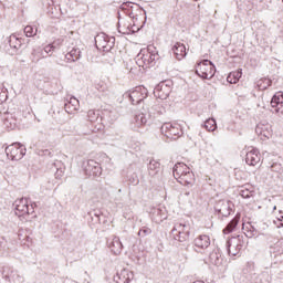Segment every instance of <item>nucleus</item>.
Segmentation results:
<instances>
[{
	"label": "nucleus",
	"mask_w": 283,
	"mask_h": 283,
	"mask_svg": "<svg viewBox=\"0 0 283 283\" xmlns=\"http://www.w3.org/2000/svg\"><path fill=\"white\" fill-rule=\"evenodd\" d=\"M161 135L167 140H178L180 136H182V126L180 124L174 123H165L160 128Z\"/></svg>",
	"instance_id": "nucleus-1"
},
{
	"label": "nucleus",
	"mask_w": 283,
	"mask_h": 283,
	"mask_svg": "<svg viewBox=\"0 0 283 283\" xmlns=\"http://www.w3.org/2000/svg\"><path fill=\"white\" fill-rule=\"evenodd\" d=\"M196 74L199 75L200 78H213L216 74V66L211 61L202 60L196 65Z\"/></svg>",
	"instance_id": "nucleus-2"
},
{
	"label": "nucleus",
	"mask_w": 283,
	"mask_h": 283,
	"mask_svg": "<svg viewBox=\"0 0 283 283\" xmlns=\"http://www.w3.org/2000/svg\"><path fill=\"white\" fill-rule=\"evenodd\" d=\"M6 154L10 160H21L25 156V146L13 143L6 148Z\"/></svg>",
	"instance_id": "nucleus-3"
},
{
	"label": "nucleus",
	"mask_w": 283,
	"mask_h": 283,
	"mask_svg": "<svg viewBox=\"0 0 283 283\" xmlns=\"http://www.w3.org/2000/svg\"><path fill=\"white\" fill-rule=\"evenodd\" d=\"M31 213H34V206H30L28 199L21 198L15 200V216L21 218L23 216H30Z\"/></svg>",
	"instance_id": "nucleus-4"
},
{
	"label": "nucleus",
	"mask_w": 283,
	"mask_h": 283,
	"mask_svg": "<svg viewBox=\"0 0 283 283\" xmlns=\"http://www.w3.org/2000/svg\"><path fill=\"white\" fill-rule=\"evenodd\" d=\"M143 28V22H138V18L133 20V25L132 22L128 20H122L118 22V31L120 34H129L130 32H136V30H140Z\"/></svg>",
	"instance_id": "nucleus-5"
},
{
	"label": "nucleus",
	"mask_w": 283,
	"mask_h": 283,
	"mask_svg": "<svg viewBox=\"0 0 283 283\" xmlns=\"http://www.w3.org/2000/svg\"><path fill=\"white\" fill-rule=\"evenodd\" d=\"M255 133L261 140H269L273 136V126L266 122H261L256 125Z\"/></svg>",
	"instance_id": "nucleus-6"
},
{
	"label": "nucleus",
	"mask_w": 283,
	"mask_h": 283,
	"mask_svg": "<svg viewBox=\"0 0 283 283\" xmlns=\"http://www.w3.org/2000/svg\"><path fill=\"white\" fill-rule=\"evenodd\" d=\"M169 94H171V84H167V82L159 83L154 91V96L160 101L169 98Z\"/></svg>",
	"instance_id": "nucleus-7"
},
{
	"label": "nucleus",
	"mask_w": 283,
	"mask_h": 283,
	"mask_svg": "<svg viewBox=\"0 0 283 283\" xmlns=\"http://www.w3.org/2000/svg\"><path fill=\"white\" fill-rule=\"evenodd\" d=\"M130 103L133 105H138L147 98V88L143 86H137L134 91L130 92L129 94Z\"/></svg>",
	"instance_id": "nucleus-8"
},
{
	"label": "nucleus",
	"mask_w": 283,
	"mask_h": 283,
	"mask_svg": "<svg viewBox=\"0 0 283 283\" xmlns=\"http://www.w3.org/2000/svg\"><path fill=\"white\" fill-rule=\"evenodd\" d=\"M175 231H178V234H176V240H178V242H187V240H189V226L177 223Z\"/></svg>",
	"instance_id": "nucleus-9"
},
{
	"label": "nucleus",
	"mask_w": 283,
	"mask_h": 283,
	"mask_svg": "<svg viewBox=\"0 0 283 283\" xmlns=\"http://www.w3.org/2000/svg\"><path fill=\"white\" fill-rule=\"evenodd\" d=\"M190 172L191 168L185 163H177L174 167V178H176V180H180V178L185 177L186 174Z\"/></svg>",
	"instance_id": "nucleus-10"
},
{
	"label": "nucleus",
	"mask_w": 283,
	"mask_h": 283,
	"mask_svg": "<svg viewBox=\"0 0 283 283\" xmlns=\"http://www.w3.org/2000/svg\"><path fill=\"white\" fill-rule=\"evenodd\" d=\"M134 280V272L123 269L114 276L116 283H129Z\"/></svg>",
	"instance_id": "nucleus-11"
},
{
	"label": "nucleus",
	"mask_w": 283,
	"mask_h": 283,
	"mask_svg": "<svg viewBox=\"0 0 283 283\" xmlns=\"http://www.w3.org/2000/svg\"><path fill=\"white\" fill-rule=\"evenodd\" d=\"M271 107L276 114H283V93L277 92L271 99Z\"/></svg>",
	"instance_id": "nucleus-12"
},
{
	"label": "nucleus",
	"mask_w": 283,
	"mask_h": 283,
	"mask_svg": "<svg viewBox=\"0 0 283 283\" xmlns=\"http://www.w3.org/2000/svg\"><path fill=\"white\" fill-rule=\"evenodd\" d=\"M245 163H247V165H250L251 167H255V165H259L260 164V151H258V149H252L249 153H247Z\"/></svg>",
	"instance_id": "nucleus-13"
},
{
	"label": "nucleus",
	"mask_w": 283,
	"mask_h": 283,
	"mask_svg": "<svg viewBox=\"0 0 283 283\" xmlns=\"http://www.w3.org/2000/svg\"><path fill=\"white\" fill-rule=\"evenodd\" d=\"M177 182L184 185V187H193V185H196V175L191 170L190 172L184 175V177L177 179Z\"/></svg>",
	"instance_id": "nucleus-14"
},
{
	"label": "nucleus",
	"mask_w": 283,
	"mask_h": 283,
	"mask_svg": "<svg viewBox=\"0 0 283 283\" xmlns=\"http://www.w3.org/2000/svg\"><path fill=\"white\" fill-rule=\"evenodd\" d=\"M172 52L177 59V61H182L184 57L187 56V46H185L182 43L177 42L172 46Z\"/></svg>",
	"instance_id": "nucleus-15"
},
{
	"label": "nucleus",
	"mask_w": 283,
	"mask_h": 283,
	"mask_svg": "<svg viewBox=\"0 0 283 283\" xmlns=\"http://www.w3.org/2000/svg\"><path fill=\"white\" fill-rule=\"evenodd\" d=\"M239 196L241 198H255V188L251 185H244L239 188Z\"/></svg>",
	"instance_id": "nucleus-16"
},
{
	"label": "nucleus",
	"mask_w": 283,
	"mask_h": 283,
	"mask_svg": "<svg viewBox=\"0 0 283 283\" xmlns=\"http://www.w3.org/2000/svg\"><path fill=\"white\" fill-rule=\"evenodd\" d=\"M211 244V239H209V235L202 234L195 239V247L197 249H208V247Z\"/></svg>",
	"instance_id": "nucleus-17"
},
{
	"label": "nucleus",
	"mask_w": 283,
	"mask_h": 283,
	"mask_svg": "<svg viewBox=\"0 0 283 283\" xmlns=\"http://www.w3.org/2000/svg\"><path fill=\"white\" fill-rule=\"evenodd\" d=\"M109 249L115 255H120L123 251V243L120 242V239L114 238L113 241L109 243Z\"/></svg>",
	"instance_id": "nucleus-18"
},
{
	"label": "nucleus",
	"mask_w": 283,
	"mask_h": 283,
	"mask_svg": "<svg viewBox=\"0 0 283 283\" xmlns=\"http://www.w3.org/2000/svg\"><path fill=\"white\" fill-rule=\"evenodd\" d=\"M64 108L67 114H74V112L78 109V101L76 99V97H71L69 103L64 105Z\"/></svg>",
	"instance_id": "nucleus-19"
},
{
	"label": "nucleus",
	"mask_w": 283,
	"mask_h": 283,
	"mask_svg": "<svg viewBox=\"0 0 283 283\" xmlns=\"http://www.w3.org/2000/svg\"><path fill=\"white\" fill-rule=\"evenodd\" d=\"M240 222V213H237L235 217L231 220V222L223 229V233L227 235L232 233L234 229L238 227Z\"/></svg>",
	"instance_id": "nucleus-20"
},
{
	"label": "nucleus",
	"mask_w": 283,
	"mask_h": 283,
	"mask_svg": "<svg viewBox=\"0 0 283 283\" xmlns=\"http://www.w3.org/2000/svg\"><path fill=\"white\" fill-rule=\"evenodd\" d=\"M65 59L69 63L78 61L81 59V50L73 48L69 53H66Z\"/></svg>",
	"instance_id": "nucleus-21"
},
{
	"label": "nucleus",
	"mask_w": 283,
	"mask_h": 283,
	"mask_svg": "<svg viewBox=\"0 0 283 283\" xmlns=\"http://www.w3.org/2000/svg\"><path fill=\"white\" fill-rule=\"evenodd\" d=\"M240 78H242V70L231 72L228 75L227 81L231 85H235V83H238L240 81Z\"/></svg>",
	"instance_id": "nucleus-22"
},
{
	"label": "nucleus",
	"mask_w": 283,
	"mask_h": 283,
	"mask_svg": "<svg viewBox=\"0 0 283 283\" xmlns=\"http://www.w3.org/2000/svg\"><path fill=\"white\" fill-rule=\"evenodd\" d=\"M271 85H273V81H271V78H268V77L260 78L256 82L258 88L261 90L262 92H264V90H269Z\"/></svg>",
	"instance_id": "nucleus-23"
},
{
	"label": "nucleus",
	"mask_w": 283,
	"mask_h": 283,
	"mask_svg": "<svg viewBox=\"0 0 283 283\" xmlns=\"http://www.w3.org/2000/svg\"><path fill=\"white\" fill-rule=\"evenodd\" d=\"M242 230H243V233L247 235V238H253V235H255V233H258L255 231V228H253V226H251V223H243Z\"/></svg>",
	"instance_id": "nucleus-24"
},
{
	"label": "nucleus",
	"mask_w": 283,
	"mask_h": 283,
	"mask_svg": "<svg viewBox=\"0 0 283 283\" xmlns=\"http://www.w3.org/2000/svg\"><path fill=\"white\" fill-rule=\"evenodd\" d=\"M95 43L101 50H109V48H112L109 46V42L105 40V36H97Z\"/></svg>",
	"instance_id": "nucleus-25"
},
{
	"label": "nucleus",
	"mask_w": 283,
	"mask_h": 283,
	"mask_svg": "<svg viewBox=\"0 0 283 283\" xmlns=\"http://www.w3.org/2000/svg\"><path fill=\"white\" fill-rule=\"evenodd\" d=\"M42 59H45V56H43V51H41V49H34L31 53L32 63H39Z\"/></svg>",
	"instance_id": "nucleus-26"
},
{
	"label": "nucleus",
	"mask_w": 283,
	"mask_h": 283,
	"mask_svg": "<svg viewBox=\"0 0 283 283\" xmlns=\"http://www.w3.org/2000/svg\"><path fill=\"white\" fill-rule=\"evenodd\" d=\"M135 125L136 127H145V125H147V116H145L143 113L136 115Z\"/></svg>",
	"instance_id": "nucleus-27"
},
{
	"label": "nucleus",
	"mask_w": 283,
	"mask_h": 283,
	"mask_svg": "<svg viewBox=\"0 0 283 283\" xmlns=\"http://www.w3.org/2000/svg\"><path fill=\"white\" fill-rule=\"evenodd\" d=\"M205 128L208 132H216L218 129V124H216V119L209 118L205 122Z\"/></svg>",
	"instance_id": "nucleus-28"
},
{
	"label": "nucleus",
	"mask_w": 283,
	"mask_h": 283,
	"mask_svg": "<svg viewBox=\"0 0 283 283\" xmlns=\"http://www.w3.org/2000/svg\"><path fill=\"white\" fill-rule=\"evenodd\" d=\"M233 249H235V245L230 244L229 245V254L230 255H235L237 253H240V251H242V242H237V249L235 251H233Z\"/></svg>",
	"instance_id": "nucleus-29"
},
{
	"label": "nucleus",
	"mask_w": 283,
	"mask_h": 283,
	"mask_svg": "<svg viewBox=\"0 0 283 283\" xmlns=\"http://www.w3.org/2000/svg\"><path fill=\"white\" fill-rule=\"evenodd\" d=\"M36 32H38V30L34 29V27H32V25H27L24 28L25 36H36Z\"/></svg>",
	"instance_id": "nucleus-30"
},
{
	"label": "nucleus",
	"mask_w": 283,
	"mask_h": 283,
	"mask_svg": "<svg viewBox=\"0 0 283 283\" xmlns=\"http://www.w3.org/2000/svg\"><path fill=\"white\" fill-rule=\"evenodd\" d=\"M54 50H56V46H54V44H48L44 46V52L46 54H49L50 56H52V54H54Z\"/></svg>",
	"instance_id": "nucleus-31"
},
{
	"label": "nucleus",
	"mask_w": 283,
	"mask_h": 283,
	"mask_svg": "<svg viewBox=\"0 0 283 283\" xmlns=\"http://www.w3.org/2000/svg\"><path fill=\"white\" fill-rule=\"evenodd\" d=\"M97 90H98V92H107L109 88L107 87V84L102 82V83L97 84Z\"/></svg>",
	"instance_id": "nucleus-32"
},
{
	"label": "nucleus",
	"mask_w": 283,
	"mask_h": 283,
	"mask_svg": "<svg viewBox=\"0 0 283 283\" xmlns=\"http://www.w3.org/2000/svg\"><path fill=\"white\" fill-rule=\"evenodd\" d=\"M160 167V163L156 161V160H151L149 163V169H158Z\"/></svg>",
	"instance_id": "nucleus-33"
},
{
	"label": "nucleus",
	"mask_w": 283,
	"mask_h": 283,
	"mask_svg": "<svg viewBox=\"0 0 283 283\" xmlns=\"http://www.w3.org/2000/svg\"><path fill=\"white\" fill-rule=\"evenodd\" d=\"M53 44H54V45H59V46L63 45V39H57V40H55V41L53 42Z\"/></svg>",
	"instance_id": "nucleus-34"
},
{
	"label": "nucleus",
	"mask_w": 283,
	"mask_h": 283,
	"mask_svg": "<svg viewBox=\"0 0 283 283\" xmlns=\"http://www.w3.org/2000/svg\"><path fill=\"white\" fill-rule=\"evenodd\" d=\"M247 266H248V269H255V263L254 262H248Z\"/></svg>",
	"instance_id": "nucleus-35"
},
{
	"label": "nucleus",
	"mask_w": 283,
	"mask_h": 283,
	"mask_svg": "<svg viewBox=\"0 0 283 283\" xmlns=\"http://www.w3.org/2000/svg\"><path fill=\"white\" fill-rule=\"evenodd\" d=\"M144 233H151V230H143Z\"/></svg>",
	"instance_id": "nucleus-36"
},
{
	"label": "nucleus",
	"mask_w": 283,
	"mask_h": 283,
	"mask_svg": "<svg viewBox=\"0 0 283 283\" xmlns=\"http://www.w3.org/2000/svg\"><path fill=\"white\" fill-rule=\"evenodd\" d=\"M254 202H260V199L254 200Z\"/></svg>",
	"instance_id": "nucleus-37"
}]
</instances>
